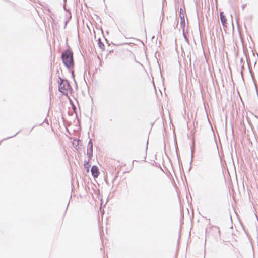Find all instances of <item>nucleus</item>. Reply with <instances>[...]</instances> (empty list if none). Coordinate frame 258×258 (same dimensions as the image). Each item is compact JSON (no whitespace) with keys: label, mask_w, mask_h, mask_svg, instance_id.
I'll list each match as a JSON object with an SVG mask.
<instances>
[{"label":"nucleus","mask_w":258,"mask_h":258,"mask_svg":"<svg viewBox=\"0 0 258 258\" xmlns=\"http://www.w3.org/2000/svg\"><path fill=\"white\" fill-rule=\"evenodd\" d=\"M63 63L68 68L74 67L73 53L69 50H66L61 54Z\"/></svg>","instance_id":"1"},{"label":"nucleus","mask_w":258,"mask_h":258,"mask_svg":"<svg viewBox=\"0 0 258 258\" xmlns=\"http://www.w3.org/2000/svg\"><path fill=\"white\" fill-rule=\"evenodd\" d=\"M59 78L60 79V82H58V90L63 94L67 95L68 92L71 88L70 85L68 80L62 79L60 77H59Z\"/></svg>","instance_id":"2"},{"label":"nucleus","mask_w":258,"mask_h":258,"mask_svg":"<svg viewBox=\"0 0 258 258\" xmlns=\"http://www.w3.org/2000/svg\"><path fill=\"white\" fill-rule=\"evenodd\" d=\"M87 154L88 157L91 159L93 155V144L91 140H90L87 145Z\"/></svg>","instance_id":"3"},{"label":"nucleus","mask_w":258,"mask_h":258,"mask_svg":"<svg viewBox=\"0 0 258 258\" xmlns=\"http://www.w3.org/2000/svg\"><path fill=\"white\" fill-rule=\"evenodd\" d=\"M253 19V15H248L246 16L244 18V25H250Z\"/></svg>","instance_id":"4"},{"label":"nucleus","mask_w":258,"mask_h":258,"mask_svg":"<svg viewBox=\"0 0 258 258\" xmlns=\"http://www.w3.org/2000/svg\"><path fill=\"white\" fill-rule=\"evenodd\" d=\"M91 172L92 176L94 178H96L98 176L99 172L98 170V168L96 166H93L91 169Z\"/></svg>","instance_id":"5"},{"label":"nucleus","mask_w":258,"mask_h":258,"mask_svg":"<svg viewBox=\"0 0 258 258\" xmlns=\"http://www.w3.org/2000/svg\"><path fill=\"white\" fill-rule=\"evenodd\" d=\"M220 16L221 21V23H222L223 26L224 27H225L226 24L227 20H226L225 16L224 15L223 12H220Z\"/></svg>","instance_id":"6"},{"label":"nucleus","mask_w":258,"mask_h":258,"mask_svg":"<svg viewBox=\"0 0 258 258\" xmlns=\"http://www.w3.org/2000/svg\"><path fill=\"white\" fill-rule=\"evenodd\" d=\"M99 47L100 48V49H104V45L103 43L101 42L100 39H98V43Z\"/></svg>","instance_id":"7"},{"label":"nucleus","mask_w":258,"mask_h":258,"mask_svg":"<svg viewBox=\"0 0 258 258\" xmlns=\"http://www.w3.org/2000/svg\"><path fill=\"white\" fill-rule=\"evenodd\" d=\"M180 17H181V25H182V23H183L185 24V20H184V16H183V17H182L180 16Z\"/></svg>","instance_id":"8"},{"label":"nucleus","mask_w":258,"mask_h":258,"mask_svg":"<svg viewBox=\"0 0 258 258\" xmlns=\"http://www.w3.org/2000/svg\"><path fill=\"white\" fill-rule=\"evenodd\" d=\"M182 34H183V36L184 37V38L186 40V41L188 42L187 38V36H186V34L187 33H183Z\"/></svg>","instance_id":"9"},{"label":"nucleus","mask_w":258,"mask_h":258,"mask_svg":"<svg viewBox=\"0 0 258 258\" xmlns=\"http://www.w3.org/2000/svg\"><path fill=\"white\" fill-rule=\"evenodd\" d=\"M246 6V4H243L241 6L242 10H243L245 7Z\"/></svg>","instance_id":"10"},{"label":"nucleus","mask_w":258,"mask_h":258,"mask_svg":"<svg viewBox=\"0 0 258 258\" xmlns=\"http://www.w3.org/2000/svg\"><path fill=\"white\" fill-rule=\"evenodd\" d=\"M149 37H151L152 39H153L154 37V36H152L151 35H149Z\"/></svg>","instance_id":"11"},{"label":"nucleus","mask_w":258,"mask_h":258,"mask_svg":"<svg viewBox=\"0 0 258 258\" xmlns=\"http://www.w3.org/2000/svg\"><path fill=\"white\" fill-rule=\"evenodd\" d=\"M182 32H185V29H184V28H183L182 29Z\"/></svg>","instance_id":"12"},{"label":"nucleus","mask_w":258,"mask_h":258,"mask_svg":"<svg viewBox=\"0 0 258 258\" xmlns=\"http://www.w3.org/2000/svg\"><path fill=\"white\" fill-rule=\"evenodd\" d=\"M239 36H240V37H241V33H239Z\"/></svg>","instance_id":"13"},{"label":"nucleus","mask_w":258,"mask_h":258,"mask_svg":"<svg viewBox=\"0 0 258 258\" xmlns=\"http://www.w3.org/2000/svg\"><path fill=\"white\" fill-rule=\"evenodd\" d=\"M17 134H18V133H16V134L15 135L13 136L14 137V136H15V135H16Z\"/></svg>","instance_id":"14"},{"label":"nucleus","mask_w":258,"mask_h":258,"mask_svg":"<svg viewBox=\"0 0 258 258\" xmlns=\"http://www.w3.org/2000/svg\"><path fill=\"white\" fill-rule=\"evenodd\" d=\"M12 137H13V136H12ZM11 138V137H8L7 139H9V138Z\"/></svg>","instance_id":"15"}]
</instances>
